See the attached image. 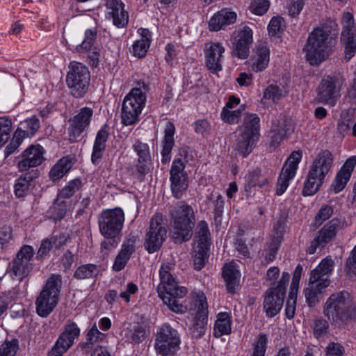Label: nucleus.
I'll return each instance as SVG.
<instances>
[{"label":"nucleus","mask_w":356,"mask_h":356,"mask_svg":"<svg viewBox=\"0 0 356 356\" xmlns=\"http://www.w3.org/2000/svg\"><path fill=\"white\" fill-rule=\"evenodd\" d=\"M231 316L227 312H220L214 325L213 334L218 338L222 335H227L231 333Z\"/></svg>","instance_id":"c9c22d12"},{"label":"nucleus","mask_w":356,"mask_h":356,"mask_svg":"<svg viewBox=\"0 0 356 356\" xmlns=\"http://www.w3.org/2000/svg\"><path fill=\"white\" fill-rule=\"evenodd\" d=\"M259 118L256 114H248L243 125L239 127L234 144V150L243 157L249 155L259 140Z\"/></svg>","instance_id":"39448f33"},{"label":"nucleus","mask_w":356,"mask_h":356,"mask_svg":"<svg viewBox=\"0 0 356 356\" xmlns=\"http://www.w3.org/2000/svg\"><path fill=\"white\" fill-rule=\"evenodd\" d=\"M93 115V111L88 107L82 108L79 113L76 115L71 120L68 129L69 139L71 142L77 140L78 137L90 124V120Z\"/></svg>","instance_id":"aec40b11"},{"label":"nucleus","mask_w":356,"mask_h":356,"mask_svg":"<svg viewBox=\"0 0 356 356\" xmlns=\"http://www.w3.org/2000/svg\"><path fill=\"white\" fill-rule=\"evenodd\" d=\"M225 48L221 43L210 42L206 44V65L213 73L222 70V54Z\"/></svg>","instance_id":"4be33fe9"},{"label":"nucleus","mask_w":356,"mask_h":356,"mask_svg":"<svg viewBox=\"0 0 356 356\" xmlns=\"http://www.w3.org/2000/svg\"><path fill=\"white\" fill-rule=\"evenodd\" d=\"M341 24V40L345 46L344 58L349 61L356 54V26L353 15L349 12L344 13Z\"/></svg>","instance_id":"2eb2a0df"},{"label":"nucleus","mask_w":356,"mask_h":356,"mask_svg":"<svg viewBox=\"0 0 356 356\" xmlns=\"http://www.w3.org/2000/svg\"><path fill=\"white\" fill-rule=\"evenodd\" d=\"M250 59L252 70L259 72L265 70L270 62V48L266 42L257 44L252 50Z\"/></svg>","instance_id":"5701e85b"},{"label":"nucleus","mask_w":356,"mask_h":356,"mask_svg":"<svg viewBox=\"0 0 356 356\" xmlns=\"http://www.w3.org/2000/svg\"><path fill=\"white\" fill-rule=\"evenodd\" d=\"M301 159L302 152L294 151L286 161L277 180L276 189V194L277 195H282L287 189L289 181L294 177L296 173Z\"/></svg>","instance_id":"6ab92c4d"},{"label":"nucleus","mask_w":356,"mask_h":356,"mask_svg":"<svg viewBox=\"0 0 356 356\" xmlns=\"http://www.w3.org/2000/svg\"><path fill=\"white\" fill-rule=\"evenodd\" d=\"M333 163V157L329 151L319 153L314 160L309 173L324 180L330 172Z\"/></svg>","instance_id":"b1692460"},{"label":"nucleus","mask_w":356,"mask_h":356,"mask_svg":"<svg viewBox=\"0 0 356 356\" xmlns=\"http://www.w3.org/2000/svg\"><path fill=\"white\" fill-rule=\"evenodd\" d=\"M305 4V0H291L286 4L289 15L293 17H297L304 8Z\"/></svg>","instance_id":"69168bd1"},{"label":"nucleus","mask_w":356,"mask_h":356,"mask_svg":"<svg viewBox=\"0 0 356 356\" xmlns=\"http://www.w3.org/2000/svg\"><path fill=\"white\" fill-rule=\"evenodd\" d=\"M193 310L195 312V316H202L204 314L207 316L208 305L207 298L202 292H197L193 295Z\"/></svg>","instance_id":"79ce46f5"},{"label":"nucleus","mask_w":356,"mask_h":356,"mask_svg":"<svg viewBox=\"0 0 356 356\" xmlns=\"http://www.w3.org/2000/svg\"><path fill=\"white\" fill-rule=\"evenodd\" d=\"M12 128V121L7 117L0 118V147L9 139Z\"/></svg>","instance_id":"8fccbe9b"},{"label":"nucleus","mask_w":356,"mask_h":356,"mask_svg":"<svg viewBox=\"0 0 356 356\" xmlns=\"http://www.w3.org/2000/svg\"><path fill=\"white\" fill-rule=\"evenodd\" d=\"M109 134L106 126L101 128L95 137L93 145L91 161L93 164L98 165L106 148V142Z\"/></svg>","instance_id":"2f4dec72"},{"label":"nucleus","mask_w":356,"mask_h":356,"mask_svg":"<svg viewBox=\"0 0 356 356\" xmlns=\"http://www.w3.org/2000/svg\"><path fill=\"white\" fill-rule=\"evenodd\" d=\"M150 40L147 39H140L134 42L133 44L134 55L138 58L144 57L150 45Z\"/></svg>","instance_id":"4d7b16f0"},{"label":"nucleus","mask_w":356,"mask_h":356,"mask_svg":"<svg viewBox=\"0 0 356 356\" xmlns=\"http://www.w3.org/2000/svg\"><path fill=\"white\" fill-rule=\"evenodd\" d=\"M355 165L356 156H353L347 159L342 165L331 186L334 193H339L345 188L350 178Z\"/></svg>","instance_id":"a878e982"},{"label":"nucleus","mask_w":356,"mask_h":356,"mask_svg":"<svg viewBox=\"0 0 356 356\" xmlns=\"http://www.w3.org/2000/svg\"><path fill=\"white\" fill-rule=\"evenodd\" d=\"M44 149L40 145H32L22 154V160L18 163L19 171H26L42 164L44 160Z\"/></svg>","instance_id":"412c9836"},{"label":"nucleus","mask_w":356,"mask_h":356,"mask_svg":"<svg viewBox=\"0 0 356 356\" xmlns=\"http://www.w3.org/2000/svg\"><path fill=\"white\" fill-rule=\"evenodd\" d=\"M66 81L71 89V94L76 98L82 97L88 90L90 72L82 63H72L70 71L67 74Z\"/></svg>","instance_id":"9b49d317"},{"label":"nucleus","mask_w":356,"mask_h":356,"mask_svg":"<svg viewBox=\"0 0 356 356\" xmlns=\"http://www.w3.org/2000/svg\"><path fill=\"white\" fill-rule=\"evenodd\" d=\"M236 13L227 9L217 12L209 22V29L211 31H218L227 26L234 24L236 20Z\"/></svg>","instance_id":"cd10ccee"},{"label":"nucleus","mask_w":356,"mask_h":356,"mask_svg":"<svg viewBox=\"0 0 356 356\" xmlns=\"http://www.w3.org/2000/svg\"><path fill=\"white\" fill-rule=\"evenodd\" d=\"M167 235V229L161 213H156L150 220L145 240V248L149 253L157 251L163 245Z\"/></svg>","instance_id":"f8f14e48"},{"label":"nucleus","mask_w":356,"mask_h":356,"mask_svg":"<svg viewBox=\"0 0 356 356\" xmlns=\"http://www.w3.org/2000/svg\"><path fill=\"white\" fill-rule=\"evenodd\" d=\"M40 127L39 119L35 115H32L19 123L15 132V137L17 140H22L33 136L38 131Z\"/></svg>","instance_id":"c756f323"},{"label":"nucleus","mask_w":356,"mask_h":356,"mask_svg":"<svg viewBox=\"0 0 356 356\" xmlns=\"http://www.w3.org/2000/svg\"><path fill=\"white\" fill-rule=\"evenodd\" d=\"M284 294L283 290L276 291L270 288L264 300V309L268 317L276 316L281 310L284 303Z\"/></svg>","instance_id":"393cba45"},{"label":"nucleus","mask_w":356,"mask_h":356,"mask_svg":"<svg viewBox=\"0 0 356 356\" xmlns=\"http://www.w3.org/2000/svg\"><path fill=\"white\" fill-rule=\"evenodd\" d=\"M209 245L195 243L193 247V263L195 268L200 270L205 265L209 257Z\"/></svg>","instance_id":"4c0bfd02"},{"label":"nucleus","mask_w":356,"mask_h":356,"mask_svg":"<svg viewBox=\"0 0 356 356\" xmlns=\"http://www.w3.org/2000/svg\"><path fill=\"white\" fill-rule=\"evenodd\" d=\"M208 202L210 207L213 208L216 215L219 217L223 211L224 201L220 195H217L216 197L212 195V197H209Z\"/></svg>","instance_id":"774afa93"},{"label":"nucleus","mask_w":356,"mask_h":356,"mask_svg":"<svg viewBox=\"0 0 356 356\" xmlns=\"http://www.w3.org/2000/svg\"><path fill=\"white\" fill-rule=\"evenodd\" d=\"M329 324L327 321L323 318H318L314 321L312 329L316 338L325 336L328 330Z\"/></svg>","instance_id":"13d9d810"},{"label":"nucleus","mask_w":356,"mask_h":356,"mask_svg":"<svg viewBox=\"0 0 356 356\" xmlns=\"http://www.w3.org/2000/svg\"><path fill=\"white\" fill-rule=\"evenodd\" d=\"M149 90V83L139 81L125 96L122 107V122L124 125H132L139 121V116L145 106L147 93Z\"/></svg>","instance_id":"7ed1b4c3"},{"label":"nucleus","mask_w":356,"mask_h":356,"mask_svg":"<svg viewBox=\"0 0 356 356\" xmlns=\"http://www.w3.org/2000/svg\"><path fill=\"white\" fill-rule=\"evenodd\" d=\"M284 20L280 16L273 17L269 22L268 30L270 36L277 35L284 30Z\"/></svg>","instance_id":"5fc2aeb1"},{"label":"nucleus","mask_w":356,"mask_h":356,"mask_svg":"<svg viewBox=\"0 0 356 356\" xmlns=\"http://www.w3.org/2000/svg\"><path fill=\"white\" fill-rule=\"evenodd\" d=\"M329 33L323 28H315L309 33L303 47L305 60L312 65L325 60L332 53Z\"/></svg>","instance_id":"20e7f679"},{"label":"nucleus","mask_w":356,"mask_h":356,"mask_svg":"<svg viewBox=\"0 0 356 356\" xmlns=\"http://www.w3.org/2000/svg\"><path fill=\"white\" fill-rule=\"evenodd\" d=\"M80 335V329L76 323L68 321L64 327L63 333L49 351L48 356H63L72 346L74 341Z\"/></svg>","instance_id":"f3484780"},{"label":"nucleus","mask_w":356,"mask_h":356,"mask_svg":"<svg viewBox=\"0 0 356 356\" xmlns=\"http://www.w3.org/2000/svg\"><path fill=\"white\" fill-rule=\"evenodd\" d=\"M99 269L95 264H85L80 266L74 272V277L79 280L89 279L96 277Z\"/></svg>","instance_id":"c03bdc74"},{"label":"nucleus","mask_w":356,"mask_h":356,"mask_svg":"<svg viewBox=\"0 0 356 356\" xmlns=\"http://www.w3.org/2000/svg\"><path fill=\"white\" fill-rule=\"evenodd\" d=\"M136 241L137 238L136 236H129L127 237L122 245L120 252L124 253V255L130 259L131 256L136 250Z\"/></svg>","instance_id":"e2e57ef3"},{"label":"nucleus","mask_w":356,"mask_h":356,"mask_svg":"<svg viewBox=\"0 0 356 356\" xmlns=\"http://www.w3.org/2000/svg\"><path fill=\"white\" fill-rule=\"evenodd\" d=\"M240 272L234 262L226 264L223 267L222 277L226 282L227 289L230 293H235L239 284Z\"/></svg>","instance_id":"7c9ffc66"},{"label":"nucleus","mask_w":356,"mask_h":356,"mask_svg":"<svg viewBox=\"0 0 356 356\" xmlns=\"http://www.w3.org/2000/svg\"><path fill=\"white\" fill-rule=\"evenodd\" d=\"M70 209V204L69 202L64 200L63 199L57 197L54 201V204L51 207L52 212L55 215L56 219H62L64 218L67 212Z\"/></svg>","instance_id":"de8ad7c7"},{"label":"nucleus","mask_w":356,"mask_h":356,"mask_svg":"<svg viewBox=\"0 0 356 356\" xmlns=\"http://www.w3.org/2000/svg\"><path fill=\"white\" fill-rule=\"evenodd\" d=\"M196 235L198 238L196 243L209 245L210 232L206 221L202 220L198 223Z\"/></svg>","instance_id":"864d4df0"},{"label":"nucleus","mask_w":356,"mask_h":356,"mask_svg":"<svg viewBox=\"0 0 356 356\" xmlns=\"http://www.w3.org/2000/svg\"><path fill=\"white\" fill-rule=\"evenodd\" d=\"M164 132L165 136L163 140V148L161 151V162L163 164H166L170 161V154L175 145L174 135L175 133V129L172 122H167Z\"/></svg>","instance_id":"473e14b6"},{"label":"nucleus","mask_w":356,"mask_h":356,"mask_svg":"<svg viewBox=\"0 0 356 356\" xmlns=\"http://www.w3.org/2000/svg\"><path fill=\"white\" fill-rule=\"evenodd\" d=\"M280 242L281 241L279 237H274L271 239L268 249L266 250L265 260L267 262L272 261L275 259Z\"/></svg>","instance_id":"0e129e2a"},{"label":"nucleus","mask_w":356,"mask_h":356,"mask_svg":"<svg viewBox=\"0 0 356 356\" xmlns=\"http://www.w3.org/2000/svg\"><path fill=\"white\" fill-rule=\"evenodd\" d=\"M267 342V335L266 334H260L254 341L251 356H265Z\"/></svg>","instance_id":"603ef678"},{"label":"nucleus","mask_w":356,"mask_h":356,"mask_svg":"<svg viewBox=\"0 0 356 356\" xmlns=\"http://www.w3.org/2000/svg\"><path fill=\"white\" fill-rule=\"evenodd\" d=\"M207 322V316L204 314L193 317L188 325L190 334L193 338H200L204 334Z\"/></svg>","instance_id":"ea45409f"},{"label":"nucleus","mask_w":356,"mask_h":356,"mask_svg":"<svg viewBox=\"0 0 356 356\" xmlns=\"http://www.w3.org/2000/svg\"><path fill=\"white\" fill-rule=\"evenodd\" d=\"M72 161L68 157L60 159L51 169L49 177L53 181L60 179L72 168Z\"/></svg>","instance_id":"58836bf2"},{"label":"nucleus","mask_w":356,"mask_h":356,"mask_svg":"<svg viewBox=\"0 0 356 356\" xmlns=\"http://www.w3.org/2000/svg\"><path fill=\"white\" fill-rule=\"evenodd\" d=\"M18 348L17 339L6 341L0 347V356H15Z\"/></svg>","instance_id":"052dcab7"},{"label":"nucleus","mask_w":356,"mask_h":356,"mask_svg":"<svg viewBox=\"0 0 356 356\" xmlns=\"http://www.w3.org/2000/svg\"><path fill=\"white\" fill-rule=\"evenodd\" d=\"M32 179L33 177L31 173H26L17 179L15 184V193L16 196L21 197L26 195Z\"/></svg>","instance_id":"a19ab883"},{"label":"nucleus","mask_w":356,"mask_h":356,"mask_svg":"<svg viewBox=\"0 0 356 356\" xmlns=\"http://www.w3.org/2000/svg\"><path fill=\"white\" fill-rule=\"evenodd\" d=\"M61 285L60 275L53 274L49 277L35 300L38 316L46 318L54 310L59 302Z\"/></svg>","instance_id":"0eeeda50"},{"label":"nucleus","mask_w":356,"mask_h":356,"mask_svg":"<svg viewBox=\"0 0 356 356\" xmlns=\"http://www.w3.org/2000/svg\"><path fill=\"white\" fill-rule=\"evenodd\" d=\"M106 339V334L101 332L95 323L86 333L85 347L90 348L97 343L104 341Z\"/></svg>","instance_id":"a18cd8bd"},{"label":"nucleus","mask_w":356,"mask_h":356,"mask_svg":"<svg viewBox=\"0 0 356 356\" xmlns=\"http://www.w3.org/2000/svg\"><path fill=\"white\" fill-rule=\"evenodd\" d=\"M173 220L172 236L176 243L189 241L195 227V216L193 209L182 202L172 213Z\"/></svg>","instance_id":"423d86ee"},{"label":"nucleus","mask_w":356,"mask_h":356,"mask_svg":"<svg viewBox=\"0 0 356 356\" xmlns=\"http://www.w3.org/2000/svg\"><path fill=\"white\" fill-rule=\"evenodd\" d=\"M268 177L260 169H254L245 176V191L250 193L252 188L263 187L268 184Z\"/></svg>","instance_id":"72a5a7b5"},{"label":"nucleus","mask_w":356,"mask_h":356,"mask_svg":"<svg viewBox=\"0 0 356 356\" xmlns=\"http://www.w3.org/2000/svg\"><path fill=\"white\" fill-rule=\"evenodd\" d=\"M124 222V214L122 209L103 211L98 219L100 233L106 238H115L120 234Z\"/></svg>","instance_id":"1a4fd4ad"},{"label":"nucleus","mask_w":356,"mask_h":356,"mask_svg":"<svg viewBox=\"0 0 356 356\" xmlns=\"http://www.w3.org/2000/svg\"><path fill=\"white\" fill-rule=\"evenodd\" d=\"M323 314L335 323H347L356 316L355 306L346 291L332 293L323 306Z\"/></svg>","instance_id":"f03ea898"},{"label":"nucleus","mask_w":356,"mask_h":356,"mask_svg":"<svg viewBox=\"0 0 356 356\" xmlns=\"http://www.w3.org/2000/svg\"><path fill=\"white\" fill-rule=\"evenodd\" d=\"M345 79L340 74L324 76L317 90V99L319 102L334 105L340 96V91L344 85Z\"/></svg>","instance_id":"ddd939ff"},{"label":"nucleus","mask_w":356,"mask_h":356,"mask_svg":"<svg viewBox=\"0 0 356 356\" xmlns=\"http://www.w3.org/2000/svg\"><path fill=\"white\" fill-rule=\"evenodd\" d=\"M34 255L33 248L28 245H23L16 257L9 264L8 273L12 279L22 282L29 277L33 270L31 262Z\"/></svg>","instance_id":"9d476101"},{"label":"nucleus","mask_w":356,"mask_h":356,"mask_svg":"<svg viewBox=\"0 0 356 356\" xmlns=\"http://www.w3.org/2000/svg\"><path fill=\"white\" fill-rule=\"evenodd\" d=\"M180 343L178 332L170 325L164 324L157 332L155 349L163 356L172 355L179 349Z\"/></svg>","instance_id":"4468645a"},{"label":"nucleus","mask_w":356,"mask_h":356,"mask_svg":"<svg viewBox=\"0 0 356 356\" xmlns=\"http://www.w3.org/2000/svg\"><path fill=\"white\" fill-rule=\"evenodd\" d=\"M285 95L284 92L277 86L270 85L264 92L263 98L270 99L273 102H277Z\"/></svg>","instance_id":"3c124183"},{"label":"nucleus","mask_w":356,"mask_h":356,"mask_svg":"<svg viewBox=\"0 0 356 356\" xmlns=\"http://www.w3.org/2000/svg\"><path fill=\"white\" fill-rule=\"evenodd\" d=\"M269 6L268 0H253L250 5V10L256 15H263L268 11Z\"/></svg>","instance_id":"6e6d98bb"},{"label":"nucleus","mask_w":356,"mask_h":356,"mask_svg":"<svg viewBox=\"0 0 356 356\" xmlns=\"http://www.w3.org/2000/svg\"><path fill=\"white\" fill-rule=\"evenodd\" d=\"M108 15L112 18L113 24L118 28L127 25L128 13L124 10V3L118 0H108L106 3Z\"/></svg>","instance_id":"bb28decb"},{"label":"nucleus","mask_w":356,"mask_h":356,"mask_svg":"<svg viewBox=\"0 0 356 356\" xmlns=\"http://www.w3.org/2000/svg\"><path fill=\"white\" fill-rule=\"evenodd\" d=\"M338 128L341 132L352 130V135L356 137V109L350 108L343 113Z\"/></svg>","instance_id":"e433bc0d"},{"label":"nucleus","mask_w":356,"mask_h":356,"mask_svg":"<svg viewBox=\"0 0 356 356\" xmlns=\"http://www.w3.org/2000/svg\"><path fill=\"white\" fill-rule=\"evenodd\" d=\"M171 191L175 197L179 199L188 188V175L185 163L180 158L175 159L170 169Z\"/></svg>","instance_id":"a211bd4d"},{"label":"nucleus","mask_w":356,"mask_h":356,"mask_svg":"<svg viewBox=\"0 0 356 356\" xmlns=\"http://www.w3.org/2000/svg\"><path fill=\"white\" fill-rule=\"evenodd\" d=\"M333 207L328 204H323L315 216V223L321 225L324 221L328 220L333 214Z\"/></svg>","instance_id":"bf43d9fd"},{"label":"nucleus","mask_w":356,"mask_h":356,"mask_svg":"<svg viewBox=\"0 0 356 356\" xmlns=\"http://www.w3.org/2000/svg\"><path fill=\"white\" fill-rule=\"evenodd\" d=\"M172 264H163L160 270V283L157 286L159 296L169 309L177 314H184L187 307L180 299L185 297L188 293L187 289L179 286L175 277L172 275Z\"/></svg>","instance_id":"f257e3e1"},{"label":"nucleus","mask_w":356,"mask_h":356,"mask_svg":"<svg viewBox=\"0 0 356 356\" xmlns=\"http://www.w3.org/2000/svg\"><path fill=\"white\" fill-rule=\"evenodd\" d=\"M334 261L330 258H325L312 270L308 287L305 289V295L309 306L315 305L318 301V296L323 289L327 287L330 280L328 274L332 270Z\"/></svg>","instance_id":"6e6552de"},{"label":"nucleus","mask_w":356,"mask_h":356,"mask_svg":"<svg viewBox=\"0 0 356 356\" xmlns=\"http://www.w3.org/2000/svg\"><path fill=\"white\" fill-rule=\"evenodd\" d=\"M326 356H343L345 353L344 347L337 342H330L325 348Z\"/></svg>","instance_id":"338daca9"},{"label":"nucleus","mask_w":356,"mask_h":356,"mask_svg":"<svg viewBox=\"0 0 356 356\" xmlns=\"http://www.w3.org/2000/svg\"><path fill=\"white\" fill-rule=\"evenodd\" d=\"M344 225L343 220L339 218H334L326 223L318 232L316 236L311 242L307 249V253L312 254L315 253L318 248H323L327 243L332 241L336 236L339 229Z\"/></svg>","instance_id":"dca6fc26"},{"label":"nucleus","mask_w":356,"mask_h":356,"mask_svg":"<svg viewBox=\"0 0 356 356\" xmlns=\"http://www.w3.org/2000/svg\"><path fill=\"white\" fill-rule=\"evenodd\" d=\"M323 179L316 177L314 175L308 173L307 181L302 190V194L305 196L312 195L315 194L322 185Z\"/></svg>","instance_id":"37998d69"},{"label":"nucleus","mask_w":356,"mask_h":356,"mask_svg":"<svg viewBox=\"0 0 356 356\" xmlns=\"http://www.w3.org/2000/svg\"><path fill=\"white\" fill-rule=\"evenodd\" d=\"M81 185L82 182L80 179L71 180L60 190L58 197L62 199H69L81 188Z\"/></svg>","instance_id":"09e8293b"},{"label":"nucleus","mask_w":356,"mask_h":356,"mask_svg":"<svg viewBox=\"0 0 356 356\" xmlns=\"http://www.w3.org/2000/svg\"><path fill=\"white\" fill-rule=\"evenodd\" d=\"M97 38V31L95 29H87L85 32V38L82 43L76 47V50L79 53H86L91 49Z\"/></svg>","instance_id":"49530a36"},{"label":"nucleus","mask_w":356,"mask_h":356,"mask_svg":"<svg viewBox=\"0 0 356 356\" xmlns=\"http://www.w3.org/2000/svg\"><path fill=\"white\" fill-rule=\"evenodd\" d=\"M134 149L138 156L137 171L142 175H145L148 171L147 163L150 160L149 147L145 143L136 141L134 145Z\"/></svg>","instance_id":"f704fd0d"},{"label":"nucleus","mask_w":356,"mask_h":356,"mask_svg":"<svg viewBox=\"0 0 356 356\" xmlns=\"http://www.w3.org/2000/svg\"><path fill=\"white\" fill-rule=\"evenodd\" d=\"M126 338L131 343H139L145 339V332L140 326H137L134 329H130L125 334Z\"/></svg>","instance_id":"680f3d73"},{"label":"nucleus","mask_w":356,"mask_h":356,"mask_svg":"<svg viewBox=\"0 0 356 356\" xmlns=\"http://www.w3.org/2000/svg\"><path fill=\"white\" fill-rule=\"evenodd\" d=\"M240 104V99L231 96L229 101L221 112L222 120L228 124L237 123L241 116V112L244 110V106L241 105L239 108L234 109Z\"/></svg>","instance_id":"c85d7f7f"}]
</instances>
